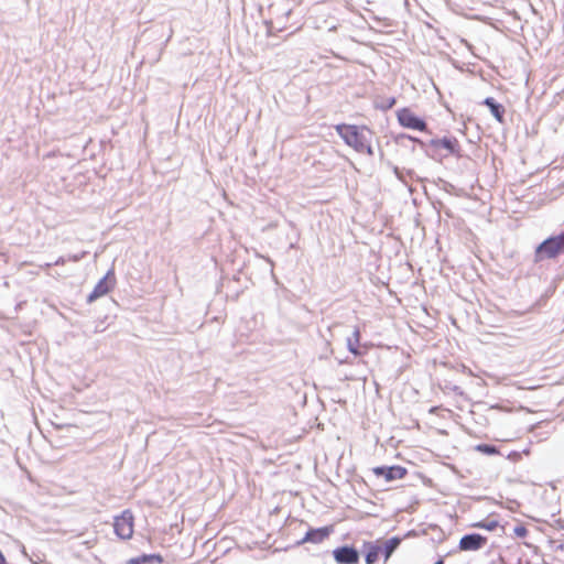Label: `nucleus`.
<instances>
[{"label": "nucleus", "mask_w": 564, "mask_h": 564, "mask_svg": "<svg viewBox=\"0 0 564 564\" xmlns=\"http://www.w3.org/2000/svg\"><path fill=\"white\" fill-rule=\"evenodd\" d=\"M115 284V274L112 270H109L107 274L98 281L93 292L88 295L87 302L93 303L97 299L106 295Z\"/></svg>", "instance_id": "nucleus-6"}, {"label": "nucleus", "mask_w": 564, "mask_h": 564, "mask_svg": "<svg viewBox=\"0 0 564 564\" xmlns=\"http://www.w3.org/2000/svg\"><path fill=\"white\" fill-rule=\"evenodd\" d=\"M113 530L118 538L128 540L133 534V514L130 510H123L115 518Z\"/></svg>", "instance_id": "nucleus-4"}, {"label": "nucleus", "mask_w": 564, "mask_h": 564, "mask_svg": "<svg viewBox=\"0 0 564 564\" xmlns=\"http://www.w3.org/2000/svg\"><path fill=\"white\" fill-rule=\"evenodd\" d=\"M564 250V231L557 236L550 237L540 243L535 250L536 258H554Z\"/></svg>", "instance_id": "nucleus-3"}, {"label": "nucleus", "mask_w": 564, "mask_h": 564, "mask_svg": "<svg viewBox=\"0 0 564 564\" xmlns=\"http://www.w3.org/2000/svg\"><path fill=\"white\" fill-rule=\"evenodd\" d=\"M395 105V98L394 97H388L382 99L380 102L377 104V108L386 111L391 109Z\"/></svg>", "instance_id": "nucleus-18"}, {"label": "nucleus", "mask_w": 564, "mask_h": 564, "mask_svg": "<svg viewBox=\"0 0 564 564\" xmlns=\"http://www.w3.org/2000/svg\"><path fill=\"white\" fill-rule=\"evenodd\" d=\"M513 532L518 538H524L528 534V530L523 525H517Z\"/></svg>", "instance_id": "nucleus-20"}, {"label": "nucleus", "mask_w": 564, "mask_h": 564, "mask_svg": "<svg viewBox=\"0 0 564 564\" xmlns=\"http://www.w3.org/2000/svg\"><path fill=\"white\" fill-rule=\"evenodd\" d=\"M394 173L397 175V177L402 181L403 183L406 184V175L408 176H412V171H406V173H404L402 170H400L399 167H395L394 169Z\"/></svg>", "instance_id": "nucleus-19"}, {"label": "nucleus", "mask_w": 564, "mask_h": 564, "mask_svg": "<svg viewBox=\"0 0 564 564\" xmlns=\"http://www.w3.org/2000/svg\"><path fill=\"white\" fill-rule=\"evenodd\" d=\"M0 564H4V556L1 551H0Z\"/></svg>", "instance_id": "nucleus-23"}, {"label": "nucleus", "mask_w": 564, "mask_h": 564, "mask_svg": "<svg viewBox=\"0 0 564 564\" xmlns=\"http://www.w3.org/2000/svg\"><path fill=\"white\" fill-rule=\"evenodd\" d=\"M65 258L64 257H59L57 258L54 262H47L44 264V268H50L52 265H63L65 263Z\"/></svg>", "instance_id": "nucleus-21"}, {"label": "nucleus", "mask_w": 564, "mask_h": 564, "mask_svg": "<svg viewBox=\"0 0 564 564\" xmlns=\"http://www.w3.org/2000/svg\"><path fill=\"white\" fill-rule=\"evenodd\" d=\"M86 256V251H83L80 253L72 254L68 257L69 261L78 262Z\"/></svg>", "instance_id": "nucleus-22"}, {"label": "nucleus", "mask_w": 564, "mask_h": 564, "mask_svg": "<svg viewBox=\"0 0 564 564\" xmlns=\"http://www.w3.org/2000/svg\"><path fill=\"white\" fill-rule=\"evenodd\" d=\"M377 476L383 477L387 481L402 479L406 475V469L401 466H381L373 468Z\"/></svg>", "instance_id": "nucleus-9"}, {"label": "nucleus", "mask_w": 564, "mask_h": 564, "mask_svg": "<svg viewBox=\"0 0 564 564\" xmlns=\"http://www.w3.org/2000/svg\"><path fill=\"white\" fill-rule=\"evenodd\" d=\"M417 142L421 147L426 148V154L434 160L442 161L449 155H459V143L454 137H444L430 140L427 143L420 141L416 138H410Z\"/></svg>", "instance_id": "nucleus-2"}, {"label": "nucleus", "mask_w": 564, "mask_h": 564, "mask_svg": "<svg viewBox=\"0 0 564 564\" xmlns=\"http://www.w3.org/2000/svg\"><path fill=\"white\" fill-rule=\"evenodd\" d=\"M360 341V330L356 328L352 333V336L347 339V348L355 356H359L360 351L358 349Z\"/></svg>", "instance_id": "nucleus-15"}, {"label": "nucleus", "mask_w": 564, "mask_h": 564, "mask_svg": "<svg viewBox=\"0 0 564 564\" xmlns=\"http://www.w3.org/2000/svg\"><path fill=\"white\" fill-rule=\"evenodd\" d=\"M499 523L496 520H482L473 524L474 528L485 529L487 531H495Z\"/></svg>", "instance_id": "nucleus-16"}, {"label": "nucleus", "mask_w": 564, "mask_h": 564, "mask_svg": "<svg viewBox=\"0 0 564 564\" xmlns=\"http://www.w3.org/2000/svg\"><path fill=\"white\" fill-rule=\"evenodd\" d=\"M330 533L329 528H318V529H312L306 532L305 536L301 541L304 542H311V543H321L323 542Z\"/></svg>", "instance_id": "nucleus-11"}, {"label": "nucleus", "mask_w": 564, "mask_h": 564, "mask_svg": "<svg viewBox=\"0 0 564 564\" xmlns=\"http://www.w3.org/2000/svg\"><path fill=\"white\" fill-rule=\"evenodd\" d=\"M335 129L345 143L354 148L357 152L367 153L369 155L373 154L370 140L368 138V134H370L369 129L365 127L359 129L357 126L345 123L337 124Z\"/></svg>", "instance_id": "nucleus-1"}, {"label": "nucleus", "mask_w": 564, "mask_h": 564, "mask_svg": "<svg viewBox=\"0 0 564 564\" xmlns=\"http://www.w3.org/2000/svg\"><path fill=\"white\" fill-rule=\"evenodd\" d=\"M484 104L490 109L491 115L499 121H503L505 108L498 104L492 97L485 99Z\"/></svg>", "instance_id": "nucleus-13"}, {"label": "nucleus", "mask_w": 564, "mask_h": 564, "mask_svg": "<svg viewBox=\"0 0 564 564\" xmlns=\"http://www.w3.org/2000/svg\"><path fill=\"white\" fill-rule=\"evenodd\" d=\"M163 560L156 554H143L129 560V564H162Z\"/></svg>", "instance_id": "nucleus-14"}, {"label": "nucleus", "mask_w": 564, "mask_h": 564, "mask_svg": "<svg viewBox=\"0 0 564 564\" xmlns=\"http://www.w3.org/2000/svg\"><path fill=\"white\" fill-rule=\"evenodd\" d=\"M397 117L399 123L404 128L419 131L426 130V122L422 118L415 116L409 108L398 110Z\"/></svg>", "instance_id": "nucleus-5"}, {"label": "nucleus", "mask_w": 564, "mask_h": 564, "mask_svg": "<svg viewBox=\"0 0 564 564\" xmlns=\"http://www.w3.org/2000/svg\"><path fill=\"white\" fill-rule=\"evenodd\" d=\"M379 542L380 541H369L362 544V553L365 554L366 564H375L376 561L378 560L382 549Z\"/></svg>", "instance_id": "nucleus-10"}, {"label": "nucleus", "mask_w": 564, "mask_h": 564, "mask_svg": "<svg viewBox=\"0 0 564 564\" xmlns=\"http://www.w3.org/2000/svg\"><path fill=\"white\" fill-rule=\"evenodd\" d=\"M333 554L339 564H357L359 562V552L352 546L337 547Z\"/></svg>", "instance_id": "nucleus-8"}, {"label": "nucleus", "mask_w": 564, "mask_h": 564, "mask_svg": "<svg viewBox=\"0 0 564 564\" xmlns=\"http://www.w3.org/2000/svg\"><path fill=\"white\" fill-rule=\"evenodd\" d=\"M434 564H444V561L442 558H440L438 561H436Z\"/></svg>", "instance_id": "nucleus-24"}, {"label": "nucleus", "mask_w": 564, "mask_h": 564, "mask_svg": "<svg viewBox=\"0 0 564 564\" xmlns=\"http://www.w3.org/2000/svg\"><path fill=\"white\" fill-rule=\"evenodd\" d=\"M475 448L477 452L486 455H496L499 453L498 448L491 444H478Z\"/></svg>", "instance_id": "nucleus-17"}, {"label": "nucleus", "mask_w": 564, "mask_h": 564, "mask_svg": "<svg viewBox=\"0 0 564 564\" xmlns=\"http://www.w3.org/2000/svg\"><path fill=\"white\" fill-rule=\"evenodd\" d=\"M401 541H402L401 538L392 536V538L386 540L382 544H380L382 547L381 553H382L386 562L391 557L393 552L399 547Z\"/></svg>", "instance_id": "nucleus-12"}, {"label": "nucleus", "mask_w": 564, "mask_h": 564, "mask_svg": "<svg viewBox=\"0 0 564 564\" xmlns=\"http://www.w3.org/2000/svg\"><path fill=\"white\" fill-rule=\"evenodd\" d=\"M486 543V536L478 533H470L462 536L458 546L462 551H478L482 549Z\"/></svg>", "instance_id": "nucleus-7"}]
</instances>
